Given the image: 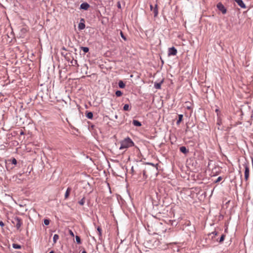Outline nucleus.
<instances>
[{
  "label": "nucleus",
  "instance_id": "nucleus-1",
  "mask_svg": "<svg viewBox=\"0 0 253 253\" xmlns=\"http://www.w3.org/2000/svg\"><path fill=\"white\" fill-rule=\"evenodd\" d=\"M121 146L119 148L120 150L127 149L134 146V143L133 141L128 137L125 138L120 142Z\"/></svg>",
  "mask_w": 253,
  "mask_h": 253
},
{
  "label": "nucleus",
  "instance_id": "nucleus-2",
  "mask_svg": "<svg viewBox=\"0 0 253 253\" xmlns=\"http://www.w3.org/2000/svg\"><path fill=\"white\" fill-rule=\"evenodd\" d=\"M11 222L15 226L17 230H20V229L23 224V222L20 217L18 216H14L12 217Z\"/></svg>",
  "mask_w": 253,
  "mask_h": 253
},
{
  "label": "nucleus",
  "instance_id": "nucleus-3",
  "mask_svg": "<svg viewBox=\"0 0 253 253\" xmlns=\"http://www.w3.org/2000/svg\"><path fill=\"white\" fill-rule=\"evenodd\" d=\"M243 166L245 168V180L246 181H248L250 175V169H249V163L246 161L243 164Z\"/></svg>",
  "mask_w": 253,
  "mask_h": 253
},
{
  "label": "nucleus",
  "instance_id": "nucleus-4",
  "mask_svg": "<svg viewBox=\"0 0 253 253\" xmlns=\"http://www.w3.org/2000/svg\"><path fill=\"white\" fill-rule=\"evenodd\" d=\"M217 8L219 10L221 11L223 14H225L227 12V9L222 3L219 2L217 4Z\"/></svg>",
  "mask_w": 253,
  "mask_h": 253
},
{
  "label": "nucleus",
  "instance_id": "nucleus-5",
  "mask_svg": "<svg viewBox=\"0 0 253 253\" xmlns=\"http://www.w3.org/2000/svg\"><path fill=\"white\" fill-rule=\"evenodd\" d=\"M177 53V49L174 47H170L168 49L169 56L176 55Z\"/></svg>",
  "mask_w": 253,
  "mask_h": 253
},
{
  "label": "nucleus",
  "instance_id": "nucleus-6",
  "mask_svg": "<svg viewBox=\"0 0 253 253\" xmlns=\"http://www.w3.org/2000/svg\"><path fill=\"white\" fill-rule=\"evenodd\" d=\"M89 4L87 2H83L80 5V9L86 10L89 7Z\"/></svg>",
  "mask_w": 253,
  "mask_h": 253
},
{
  "label": "nucleus",
  "instance_id": "nucleus-7",
  "mask_svg": "<svg viewBox=\"0 0 253 253\" xmlns=\"http://www.w3.org/2000/svg\"><path fill=\"white\" fill-rule=\"evenodd\" d=\"M84 22V19L83 18H82L78 25V28L79 30H83L85 28V26Z\"/></svg>",
  "mask_w": 253,
  "mask_h": 253
},
{
  "label": "nucleus",
  "instance_id": "nucleus-8",
  "mask_svg": "<svg viewBox=\"0 0 253 253\" xmlns=\"http://www.w3.org/2000/svg\"><path fill=\"white\" fill-rule=\"evenodd\" d=\"M237 4L241 7L245 8L246 7L245 4L242 0H235Z\"/></svg>",
  "mask_w": 253,
  "mask_h": 253
},
{
  "label": "nucleus",
  "instance_id": "nucleus-9",
  "mask_svg": "<svg viewBox=\"0 0 253 253\" xmlns=\"http://www.w3.org/2000/svg\"><path fill=\"white\" fill-rule=\"evenodd\" d=\"M179 150L181 153L184 154H186L189 152L188 149H187L185 146L180 147L179 148Z\"/></svg>",
  "mask_w": 253,
  "mask_h": 253
},
{
  "label": "nucleus",
  "instance_id": "nucleus-10",
  "mask_svg": "<svg viewBox=\"0 0 253 253\" xmlns=\"http://www.w3.org/2000/svg\"><path fill=\"white\" fill-rule=\"evenodd\" d=\"M132 124L136 126H142L141 123L136 120L132 121Z\"/></svg>",
  "mask_w": 253,
  "mask_h": 253
},
{
  "label": "nucleus",
  "instance_id": "nucleus-11",
  "mask_svg": "<svg viewBox=\"0 0 253 253\" xmlns=\"http://www.w3.org/2000/svg\"><path fill=\"white\" fill-rule=\"evenodd\" d=\"M71 191V188L70 187H68L65 194V199H67L69 197Z\"/></svg>",
  "mask_w": 253,
  "mask_h": 253
},
{
  "label": "nucleus",
  "instance_id": "nucleus-12",
  "mask_svg": "<svg viewBox=\"0 0 253 253\" xmlns=\"http://www.w3.org/2000/svg\"><path fill=\"white\" fill-rule=\"evenodd\" d=\"M163 81H162L159 83H155L154 84V87L156 89H160L161 87V84L163 83Z\"/></svg>",
  "mask_w": 253,
  "mask_h": 253
},
{
  "label": "nucleus",
  "instance_id": "nucleus-13",
  "mask_svg": "<svg viewBox=\"0 0 253 253\" xmlns=\"http://www.w3.org/2000/svg\"><path fill=\"white\" fill-rule=\"evenodd\" d=\"M118 85L120 88H124L125 87V84L122 81H120L118 83Z\"/></svg>",
  "mask_w": 253,
  "mask_h": 253
},
{
  "label": "nucleus",
  "instance_id": "nucleus-14",
  "mask_svg": "<svg viewBox=\"0 0 253 253\" xmlns=\"http://www.w3.org/2000/svg\"><path fill=\"white\" fill-rule=\"evenodd\" d=\"M93 113L91 112H87L86 114V117L89 119H92L93 118Z\"/></svg>",
  "mask_w": 253,
  "mask_h": 253
},
{
  "label": "nucleus",
  "instance_id": "nucleus-15",
  "mask_svg": "<svg viewBox=\"0 0 253 253\" xmlns=\"http://www.w3.org/2000/svg\"><path fill=\"white\" fill-rule=\"evenodd\" d=\"M183 117V116L182 114L178 115V119L176 122V124L177 125H179L180 123V122L182 121Z\"/></svg>",
  "mask_w": 253,
  "mask_h": 253
},
{
  "label": "nucleus",
  "instance_id": "nucleus-16",
  "mask_svg": "<svg viewBox=\"0 0 253 253\" xmlns=\"http://www.w3.org/2000/svg\"><path fill=\"white\" fill-rule=\"evenodd\" d=\"M153 12H154V16L156 17L158 15V5H157V4L155 5Z\"/></svg>",
  "mask_w": 253,
  "mask_h": 253
},
{
  "label": "nucleus",
  "instance_id": "nucleus-17",
  "mask_svg": "<svg viewBox=\"0 0 253 253\" xmlns=\"http://www.w3.org/2000/svg\"><path fill=\"white\" fill-rule=\"evenodd\" d=\"M123 110L124 111H129L130 110L129 105L127 104H125V105L123 107Z\"/></svg>",
  "mask_w": 253,
  "mask_h": 253
},
{
  "label": "nucleus",
  "instance_id": "nucleus-18",
  "mask_svg": "<svg viewBox=\"0 0 253 253\" xmlns=\"http://www.w3.org/2000/svg\"><path fill=\"white\" fill-rule=\"evenodd\" d=\"M59 239V236L57 234H54L53 238V241L54 243H55Z\"/></svg>",
  "mask_w": 253,
  "mask_h": 253
},
{
  "label": "nucleus",
  "instance_id": "nucleus-19",
  "mask_svg": "<svg viewBox=\"0 0 253 253\" xmlns=\"http://www.w3.org/2000/svg\"><path fill=\"white\" fill-rule=\"evenodd\" d=\"M12 247L16 249H20L21 248V245L17 244H13Z\"/></svg>",
  "mask_w": 253,
  "mask_h": 253
},
{
  "label": "nucleus",
  "instance_id": "nucleus-20",
  "mask_svg": "<svg viewBox=\"0 0 253 253\" xmlns=\"http://www.w3.org/2000/svg\"><path fill=\"white\" fill-rule=\"evenodd\" d=\"M81 48L84 53H87L89 51V48L87 47L82 46Z\"/></svg>",
  "mask_w": 253,
  "mask_h": 253
},
{
  "label": "nucleus",
  "instance_id": "nucleus-21",
  "mask_svg": "<svg viewBox=\"0 0 253 253\" xmlns=\"http://www.w3.org/2000/svg\"><path fill=\"white\" fill-rule=\"evenodd\" d=\"M115 94L117 97H120L122 95L123 92L121 90H117L115 92Z\"/></svg>",
  "mask_w": 253,
  "mask_h": 253
},
{
  "label": "nucleus",
  "instance_id": "nucleus-22",
  "mask_svg": "<svg viewBox=\"0 0 253 253\" xmlns=\"http://www.w3.org/2000/svg\"><path fill=\"white\" fill-rule=\"evenodd\" d=\"M225 236V235L222 234V235L221 236V237H220V238L219 240H217V241H218L219 243H222V242L224 241V240Z\"/></svg>",
  "mask_w": 253,
  "mask_h": 253
},
{
  "label": "nucleus",
  "instance_id": "nucleus-23",
  "mask_svg": "<svg viewBox=\"0 0 253 253\" xmlns=\"http://www.w3.org/2000/svg\"><path fill=\"white\" fill-rule=\"evenodd\" d=\"M76 241L77 243L78 244H81V238L79 236H76Z\"/></svg>",
  "mask_w": 253,
  "mask_h": 253
},
{
  "label": "nucleus",
  "instance_id": "nucleus-24",
  "mask_svg": "<svg viewBox=\"0 0 253 253\" xmlns=\"http://www.w3.org/2000/svg\"><path fill=\"white\" fill-rule=\"evenodd\" d=\"M97 230L98 232V234H99V236L100 237L102 235V229L100 227L98 226L97 228Z\"/></svg>",
  "mask_w": 253,
  "mask_h": 253
},
{
  "label": "nucleus",
  "instance_id": "nucleus-25",
  "mask_svg": "<svg viewBox=\"0 0 253 253\" xmlns=\"http://www.w3.org/2000/svg\"><path fill=\"white\" fill-rule=\"evenodd\" d=\"M85 202L84 198H82L79 202V203L80 205H84Z\"/></svg>",
  "mask_w": 253,
  "mask_h": 253
},
{
  "label": "nucleus",
  "instance_id": "nucleus-26",
  "mask_svg": "<svg viewBox=\"0 0 253 253\" xmlns=\"http://www.w3.org/2000/svg\"><path fill=\"white\" fill-rule=\"evenodd\" d=\"M44 224L45 225H48L50 223V220L48 219H45L43 221Z\"/></svg>",
  "mask_w": 253,
  "mask_h": 253
},
{
  "label": "nucleus",
  "instance_id": "nucleus-27",
  "mask_svg": "<svg viewBox=\"0 0 253 253\" xmlns=\"http://www.w3.org/2000/svg\"><path fill=\"white\" fill-rule=\"evenodd\" d=\"M10 161L11 163L13 165H16L17 164V160L14 158H12Z\"/></svg>",
  "mask_w": 253,
  "mask_h": 253
},
{
  "label": "nucleus",
  "instance_id": "nucleus-28",
  "mask_svg": "<svg viewBox=\"0 0 253 253\" xmlns=\"http://www.w3.org/2000/svg\"><path fill=\"white\" fill-rule=\"evenodd\" d=\"M120 35L122 39H123L125 41H126V36L124 35L122 31H121L120 32Z\"/></svg>",
  "mask_w": 253,
  "mask_h": 253
},
{
  "label": "nucleus",
  "instance_id": "nucleus-29",
  "mask_svg": "<svg viewBox=\"0 0 253 253\" xmlns=\"http://www.w3.org/2000/svg\"><path fill=\"white\" fill-rule=\"evenodd\" d=\"M239 168H240V170H239V174L240 175V177H241V184H242V174L241 170V169H241L240 166H239Z\"/></svg>",
  "mask_w": 253,
  "mask_h": 253
},
{
  "label": "nucleus",
  "instance_id": "nucleus-30",
  "mask_svg": "<svg viewBox=\"0 0 253 253\" xmlns=\"http://www.w3.org/2000/svg\"><path fill=\"white\" fill-rule=\"evenodd\" d=\"M222 177L221 176H219L217 179L215 181V183H217L219 182L220 180H221Z\"/></svg>",
  "mask_w": 253,
  "mask_h": 253
},
{
  "label": "nucleus",
  "instance_id": "nucleus-31",
  "mask_svg": "<svg viewBox=\"0 0 253 253\" xmlns=\"http://www.w3.org/2000/svg\"><path fill=\"white\" fill-rule=\"evenodd\" d=\"M213 235L214 236H216L217 234V232L215 231L211 232V233L209 234V235Z\"/></svg>",
  "mask_w": 253,
  "mask_h": 253
},
{
  "label": "nucleus",
  "instance_id": "nucleus-32",
  "mask_svg": "<svg viewBox=\"0 0 253 253\" xmlns=\"http://www.w3.org/2000/svg\"><path fill=\"white\" fill-rule=\"evenodd\" d=\"M221 120L219 119H217V125H218V126H220L221 125Z\"/></svg>",
  "mask_w": 253,
  "mask_h": 253
},
{
  "label": "nucleus",
  "instance_id": "nucleus-33",
  "mask_svg": "<svg viewBox=\"0 0 253 253\" xmlns=\"http://www.w3.org/2000/svg\"><path fill=\"white\" fill-rule=\"evenodd\" d=\"M69 233L71 236H72V237L74 236V234L72 230H69Z\"/></svg>",
  "mask_w": 253,
  "mask_h": 253
},
{
  "label": "nucleus",
  "instance_id": "nucleus-34",
  "mask_svg": "<svg viewBox=\"0 0 253 253\" xmlns=\"http://www.w3.org/2000/svg\"><path fill=\"white\" fill-rule=\"evenodd\" d=\"M215 111L217 113V115L218 116L219 113L220 112L219 109H218V108L216 109Z\"/></svg>",
  "mask_w": 253,
  "mask_h": 253
},
{
  "label": "nucleus",
  "instance_id": "nucleus-35",
  "mask_svg": "<svg viewBox=\"0 0 253 253\" xmlns=\"http://www.w3.org/2000/svg\"><path fill=\"white\" fill-rule=\"evenodd\" d=\"M4 225V223L2 221H0V226L3 227Z\"/></svg>",
  "mask_w": 253,
  "mask_h": 253
},
{
  "label": "nucleus",
  "instance_id": "nucleus-36",
  "mask_svg": "<svg viewBox=\"0 0 253 253\" xmlns=\"http://www.w3.org/2000/svg\"><path fill=\"white\" fill-rule=\"evenodd\" d=\"M74 64H75V65H78V62H77V60H75V61H74Z\"/></svg>",
  "mask_w": 253,
  "mask_h": 253
},
{
  "label": "nucleus",
  "instance_id": "nucleus-37",
  "mask_svg": "<svg viewBox=\"0 0 253 253\" xmlns=\"http://www.w3.org/2000/svg\"><path fill=\"white\" fill-rule=\"evenodd\" d=\"M150 7L151 10H152V9L153 8L152 5H150Z\"/></svg>",
  "mask_w": 253,
  "mask_h": 253
},
{
  "label": "nucleus",
  "instance_id": "nucleus-38",
  "mask_svg": "<svg viewBox=\"0 0 253 253\" xmlns=\"http://www.w3.org/2000/svg\"><path fill=\"white\" fill-rule=\"evenodd\" d=\"M118 7L119 8L121 7V4H120V3H118Z\"/></svg>",
  "mask_w": 253,
  "mask_h": 253
},
{
  "label": "nucleus",
  "instance_id": "nucleus-39",
  "mask_svg": "<svg viewBox=\"0 0 253 253\" xmlns=\"http://www.w3.org/2000/svg\"><path fill=\"white\" fill-rule=\"evenodd\" d=\"M23 134H24V132L23 131H21L20 132V135H23Z\"/></svg>",
  "mask_w": 253,
  "mask_h": 253
},
{
  "label": "nucleus",
  "instance_id": "nucleus-40",
  "mask_svg": "<svg viewBox=\"0 0 253 253\" xmlns=\"http://www.w3.org/2000/svg\"><path fill=\"white\" fill-rule=\"evenodd\" d=\"M131 170L132 172H133L134 169H133V167H131Z\"/></svg>",
  "mask_w": 253,
  "mask_h": 253
},
{
  "label": "nucleus",
  "instance_id": "nucleus-41",
  "mask_svg": "<svg viewBox=\"0 0 253 253\" xmlns=\"http://www.w3.org/2000/svg\"><path fill=\"white\" fill-rule=\"evenodd\" d=\"M149 165H152L153 166H154V164H152V163H148Z\"/></svg>",
  "mask_w": 253,
  "mask_h": 253
},
{
  "label": "nucleus",
  "instance_id": "nucleus-42",
  "mask_svg": "<svg viewBox=\"0 0 253 253\" xmlns=\"http://www.w3.org/2000/svg\"><path fill=\"white\" fill-rule=\"evenodd\" d=\"M82 253H86V251H82Z\"/></svg>",
  "mask_w": 253,
  "mask_h": 253
},
{
  "label": "nucleus",
  "instance_id": "nucleus-43",
  "mask_svg": "<svg viewBox=\"0 0 253 253\" xmlns=\"http://www.w3.org/2000/svg\"><path fill=\"white\" fill-rule=\"evenodd\" d=\"M49 253H54V252L53 251H51Z\"/></svg>",
  "mask_w": 253,
  "mask_h": 253
},
{
  "label": "nucleus",
  "instance_id": "nucleus-44",
  "mask_svg": "<svg viewBox=\"0 0 253 253\" xmlns=\"http://www.w3.org/2000/svg\"><path fill=\"white\" fill-rule=\"evenodd\" d=\"M115 117L116 119H117L118 118V116L116 115H115Z\"/></svg>",
  "mask_w": 253,
  "mask_h": 253
},
{
  "label": "nucleus",
  "instance_id": "nucleus-45",
  "mask_svg": "<svg viewBox=\"0 0 253 253\" xmlns=\"http://www.w3.org/2000/svg\"><path fill=\"white\" fill-rule=\"evenodd\" d=\"M251 117H252V118H253V112H252V115Z\"/></svg>",
  "mask_w": 253,
  "mask_h": 253
}]
</instances>
